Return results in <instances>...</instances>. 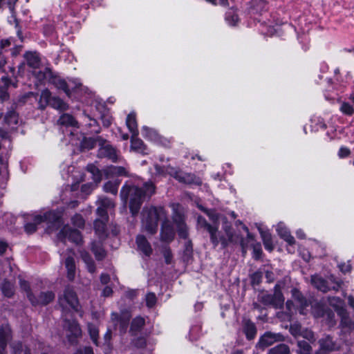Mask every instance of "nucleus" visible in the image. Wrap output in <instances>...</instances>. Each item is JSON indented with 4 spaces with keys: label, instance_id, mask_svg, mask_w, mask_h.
<instances>
[{
    "label": "nucleus",
    "instance_id": "1",
    "mask_svg": "<svg viewBox=\"0 0 354 354\" xmlns=\"http://www.w3.org/2000/svg\"><path fill=\"white\" fill-rule=\"evenodd\" d=\"M162 221L160 232L161 240L164 242H170L174 236V230L169 221L166 219V212L161 207H146L142 213V226L145 231L149 234H154L158 227V223Z\"/></svg>",
    "mask_w": 354,
    "mask_h": 354
},
{
    "label": "nucleus",
    "instance_id": "2",
    "mask_svg": "<svg viewBox=\"0 0 354 354\" xmlns=\"http://www.w3.org/2000/svg\"><path fill=\"white\" fill-rule=\"evenodd\" d=\"M144 189L145 190H142L136 186L129 187L124 185L121 189L120 197L125 204L129 198V208L133 215L138 214L143 198L154 193L155 187L151 183H146Z\"/></svg>",
    "mask_w": 354,
    "mask_h": 354
},
{
    "label": "nucleus",
    "instance_id": "3",
    "mask_svg": "<svg viewBox=\"0 0 354 354\" xmlns=\"http://www.w3.org/2000/svg\"><path fill=\"white\" fill-rule=\"evenodd\" d=\"M197 225L198 227L205 228L210 234V238L212 243L214 246H216L218 243H221L223 247H225L230 243H236L241 242L243 247L244 243L242 239L236 234H234L230 228L225 227V236H220L217 231V227H214L209 225L205 219L202 216H198Z\"/></svg>",
    "mask_w": 354,
    "mask_h": 354
},
{
    "label": "nucleus",
    "instance_id": "4",
    "mask_svg": "<svg viewBox=\"0 0 354 354\" xmlns=\"http://www.w3.org/2000/svg\"><path fill=\"white\" fill-rule=\"evenodd\" d=\"M114 207V203L106 197L100 198L97 209V218L94 222L95 233L100 239H103L106 236V222L108 220V211Z\"/></svg>",
    "mask_w": 354,
    "mask_h": 354
},
{
    "label": "nucleus",
    "instance_id": "5",
    "mask_svg": "<svg viewBox=\"0 0 354 354\" xmlns=\"http://www.w3.org/2000/svg\"><path fill=\"white\" fill-rule=\"evenodd\" d=\"M75 132L71 133L70 142L73 145L79 146L82 149H90L98 145L100 155H115L117 151L107 141H95L92 138L75 137Z\"/></svg>",
    "mask_w": 354,
    "mask_h": 354
},
{
    "label": "nucleus",
    "instance_id": "6",
    "mask_svg": "<svg viewBox=\"0 0 354 354\" xmlns=\"http://www.w3.org/2000/svg\"><path fill=\"white\" fill-rule=\"evenodd\" d=\"M61 212H55L50 211L46 212L43 216L40 214H34L32 215L33 223H27L25 226V230L27 233L31 234L33 233L37 229V225L41 223L44 221H48L49 222H55L59 219L61 215Z\"/></svg>",
    "mask_w": 354,
    "mask_h": 354
},
{
    "label": "nucleus",
    "instance_id": "7",
    "mask_svg": "<svg viewBox=\"0 0 354 354\" xmlns=\"http://www.w3.org/2000/svg\"><path fill=\"white\" fill-rule=\"evenodd\" d=\"M173 212V220L176 226L178 233L180 237L185 239L187 236V227L185 223V216L183 208L178 203L171 205Z\"/></svg>",
    "mask_w": 354,
    "mask_h": 354
},
{
    "label": "nucleus",
    "instance_id": "8",
    "mask_svg": "<svg viewBox=\"0 0 354 354\" xmlns=\"http://www.w3.org/2000/svg\"><path fill=\"white\" fill-rule=\"evenodd\" d=\"M68 241L75 244L82 242V236L77 230H72L69 226H65L57 236V245L65 244Z\"/></svg>",
    "mask_w": 354,
    "mask_h": 354
},
{
    "label": "nucleus",
    "instance_id": "9",
    "mask_svg": "<svg viewBox=\"0 0 354 354\" xmlns=\"http://www.w3.org/2000/svg\"><path fill=\"white\" fill-rule=\"evenodd\" d=\"M59 304L63 309L78 310V300L73 290L66 288L63 295L59 297Z\"/></svg>",
    "mask_w": 354,
    "mask_h": 354
},
{
    "label": "nucleus",
    "instance_id": "10",
    "mask_svg": "<svg viewBox=\"0 0 354 354\" xmlns=\"http://www.w3.org/2000/svg\"><path fill=\"white\" fill-rule=\"evenodd\" d=\"M330 281L332 285H329L328 282L320 277H311V284H313L316 288L323 292H326L330 290L337 291L342 285L340 280H336L333 276H331Z\"/></svg>",
    "mask_w": 354,
    "mask_h": 354
},
{
    "label": "nucleus",
    "instance_id": "11",
    "mask_svg": "<svg viewBox=\"0 0 354 354\" xmlns=\"http://www.w3.org/2000/svg\"><path fill=\"white\" fill-rule=\"evenodd\" d=\"M51 82L58 89H62L68 96H71V89H75L82 86V83L78 79H70L68 82L59 77L52 78Z\"/></svg>",
    "mask_w": 354,
    "mask_h": 354
},
{
    "label": "nucleus",
    "instance_id": "12",
    "mask_svg": "<svg viewBox=\"0 0 354 354\" xmlns=\"http://www.w3.org/2000/svg\"><path fill=\"white\" fill-rule=\"evenodd\" d=\"M87 171L91 174L95 183L84 184L82 186L81 191L84 194H89L95 189L96 185L102 180V174L100 169L94 165H88Z\"/></svg>",
    "mask_w": 354,
    "mask_h": 354
},
{
    "label": "nucleus",
    "instance_id": "13",
    "mask_svg": "<svg viewBox=\"0 0 354 354\" xmlns=\"http://www.w3.org/2000/svg\"><path fill=\"white\" fill-rule=\"evenodd\" d=\"M20 286L22 289H24V290H26L27 292V296H28L29 300L30 301V302L33 305H35L37 304L46 305V304H48L49 302H50L55 298V295L52 292H47L42 293L40 295L39 299L37 300L32 297L31 293L29 292L28 284L26 281H25L24 280H20Z\"/></svg>",
    "mask_w": 354,
    "mask_h": 354
},
{
    "label": "nucleus",
    "instance_id": "14",
    "mask_svg": "<svg viewBox=\"0 0 354 354\" xmlns=\"http://www.w3.org/2000/svg\"><path fill=\"white\" fill-rule=\"evenodd\" d=\"M130 317L131 315L129 312L122 313L120 317H118L117 313H112L111 322L114 325L115 329H118L120 334L125 333L129 326Z\"/></svg>",
    "mask_w": 354,
    "mask_h": 354
},
{
    "label": "nucleus",
    "instance_id": "15",
    "mask_svg": "<svg viewBox=\"0 0 354 354\" xmlns=\"http://www.w3.org/2000/svg\"><path fill=\"white\" fill-rule=\"evenodd\" d=\"M64 327L68 340L72 344L82 335V330L76 321H66Z\"/></svg>",
    "mask_w": 354,
    "mask_h": 354
},
{
    "label": "nucleus",
    "instance_id": "16",
    "mask_svg": "<svg viewBox=\"0 0 354 354\" xmlns=\"http://www.w3.org/2000/svg\"><path fill=\"white\" fill-rule=\"evenodd\" d=\"M171 176H174L178 181L185 183L187 184H197L201 183L199 178H196L194 175L190 174H186L181 171H177L174 169H171L169 171Z\"/></svg>",
    "mask_w": 354,
    "mask_h": 354
},
{
    "label": "nucleus",
    "instance_id": "17",
    "mask_svg": "<svg viewBox=\"0 0 354 354\" xmlns=\"http://www.w3.org/2000/svg\"><path fill=\"white\" fill-rule=\"evenodd\" d=\"M275 230L278 235L286 241L288 244L292 245L295 243L294 237L290 234L289 230L286 224L283 222H279L275 225Z\"/></svg>",
    "mask_w": 354,
    "mask_h": 354
},
{
    "label": "nucleus",
    "instance_id": "18",
    "mask_svg": "<svg viewBox=\"0 0 354 354\" xmlns=\"http://www.w3.org/2000/svg\"><path fill=\"white\" fill-rule=\"evenodd\" d=\"M4 122L8 127L11 130L17 129L21 123L18 114L14 111H8L5 115Z\"/></svg>",
    "mask_w": 354,
    "mask_h": 354
},
{
    "label": "nucleus",
    "instance_id": "19",
    "mask_svg": "<svg viewBox=\"0 0 354 354\" xmlns=\"http://www.w3.org/2000/svg\"><path fill=\"white\" fill-rule=\"evenodd\" d=\"M131 153H147V148L143 141L138 138V135H132L131 139Z\"/></svg>",
    "mask_w": 354,
    "mask_h": 354
},
{
    "label": "nucleus",
    "instance_id": "20",
    "mask_svg": "<svg viewBox=\"0 0 354 354\" xmlns=\"http://www.w3.org/2000/svg\"><path fill=\"white\" fill-rule=\"evenodd\" d=\"M142 135L146 139L153 141L156 143L163 144V138L153 129L147 127L142 128Z\"/></svg>",
    "mask_w": 354,
    "mask_h": 354
},
{
    "label": "nucleus",
    "instance_id": "21",
    "mask_svg": "<svg viewBox=\"0 0 354 354\" xmlns=\"http://www.w3.org/2000/svg\"><path fill=\"white\" fill-rule=\"evenodd\" d=\"M281 336L279 335L273 334L271 333H266L263 335L259 342V346L261 348H266L271 344H272L274 342H275L277 340L280 339Z\"/></svg>",
    "mask_w": 354,
    "mask_h": 354
},
{
    "label": "nucleus",
    "instance_id": "22",
    "mask_svg": "<svg viewBox=\"0 0 354 354\" xmlns=\"http://www.w3.org/2000/svg\"><path fill=\"white\" fill-rule=\"evenodd\" d=\"M10 337V328L8 326L0 328V354H5L6 342Z\"/></svg>",
    "mask_w": 354,
    "mask_h": 354
},
{
    "label": "nucleus",
    "instance_id": "23",
    "mask_svg": "<svg viewBox=\"0 0 354 354\" xmlns=\"http://www.w3.org/2000/svg\"><path fill=\"white\" fill-rule=\"evenodd\" d=\"M136 243L139 250H140L145 256L149 257L151 254L152 249L151 245L144 236H138L136 239Z\"/></svg>",
    "mask_w": 354,
    "mask_h": 354
},
{
    "label": "nucleus",
    "instance_id": "24",
    "mask_svg": "<svg viewBox=\"0 0 354 354\" xmlns=\"http://www.w3.org/2000/svg\"><path fill=\"white\" fill-rule=\"evenodd\" d=\"M330 304L337 307V314L340 316L341 320L348 317L346 309L343 307L344 301L338 297H333L330 299Z\"/></svg>",
    "mask_w": 354,
    "mask_h": 354
},
{
    "label": "nucleus",
    "instance_id": "25",
    "mask_svg": "<svg viewBox=\"0 0 354 354\" xmlns=\"http://www.w3.org/2000/svg\"><path fill=\"white\" fill-rule=\"evenodd\" d=\"M126 124L132 135H138L136 116L134 112H131L127 117Z\"/></svg>",
    "mask_w": 354,
    "mask_h": 354
},
{
    "label": "nucleus",
    "instance_id": "26",
    "mask_svg": "<svg viewBox=\"0 0 354 354\" xmlns=\"http://www.w3.org/2000/svg\"><path fill=\"white\" fill-rule=\"evenodd\" d=\"M29 66L34 69H37L40 66V59L36 53H27L25 55Z\"/></svg>",
    "mask_w": 354,
    "mask_h": 354
},
{
    "label": "nucleus",
    "instance_id": "27",
    "mask_svg": "<svg viewBox=\"0 0 354 354\" xmlns=\"http://www.w3.org/2000/svg\"><path fill=\"white\" fill-rule=\"evenodd\" d=\"M65 266L67 270V277L73 280L75 275V264L73 258L68 256L65 260Z\"/></svg>",
    "mask_w": 354,
    "mask_h": 354
},
{
    "label": "nucleus",
    "instance_id": "28",
    "mask_svg": "<svg viewBox=\"0 0 354 354\" xmlns=\"http://www.w3.org/2000/svg\"><path fill=\"white\" fill-rule=\"evenodd\" d=\"M225 19L230 26H235L239 21V17L234 8H230L227 11Z\"/></svg>",
    "mask_w": 354,
    "mask_h": 354
},
{
    "label": "nucleus",
    "instance_id": "29",
    "mask_svg": "<svg viewBox=\"0 0 354 354\" xmlns=\"http://www.w3.org/2000/svg\"><path fill=\"white\" fill-rule=\"evenodd\" d=\"M106 173L108 176H127L125 168L122 167L111 166L106 169Z\"/></svg>",
    "mask_w": 354,
    "mask_h": 354
},
{
    "label": "nucleus",
    "instance_id": "30",
    "mask_svg": "<svg viewBox=\"0 0 354 354\" xmlns=\"http://www.w3.org/2000/svg\"><path fill=\"white\" fill-rule=\"evenodd\" d=\"M266 8L267 3L264 0H255L252 2L251 12L261 13L266 10Z\"/></svg>",
    "mask_w": 354,
    "mask_h": 354
},
{
    "label": "nucleus",
    "instance_id": "31",
    "mask_svg": "<svg viewBox=\"0 0 354 354\" xmlns=\"http://www.w3.org/2000/svg\"><path fill=\"white\" fill-rule=\"evenodd\" d=\"M59 124L65 126L77 127V122L69 114H63L59 119Z\"/></svg>",
    "mask_w": 354,
    "mask_h": 354
},
{
    "label": "nucleus",
    "instance_id": "32",
    "mask_svg": "<svg viewBox=\"0 0 354 354\" xmlns=\"http://www.w3.org/2000/svg\"><path fill=\"white\" fill-rule=\"evenodd\" d=\"M258 230L261 234L263 244L272 241V234L270 231L261 224L257 226Z\"/></svg>",
    "mask_w": 354,
    "mask_h": 354
},
{
    "label": "nucleus",
    "instance_id": "33",
    "mask_svg": "<svg viewBox=\"0 0 354 354\" xmlns=\"http://www.w3.org/2000/svg\"><path fill=\"white\" fill-rule=\"evenodd\" d=\"M91 250L97 260H101L105 257V251L100 243H93Z\"/></svg>",
    "mask_w": 354,
    "mask_h": 354
},
{
    "label": "nucleus",
    "instance_id": "34",
    "mask_svg": "<svg viewBox=\"0 0 354 354\" xmlns=\"http://www.w3.org/2000/svg\"><path fill=\"white\" fill-rule=\"evenodd\" d=\"M81 257L84 262L87 266L88 270L93 273L95 272V264L92 258L88 255L86 252H82Z\"/></svg>",
    "mask_w": 354,
    "mask_h": 354
},
{
    "label": "nucleus",
    "instance_id": "35",
    "mask_svg": "<svg viewBox=\"0 0 354 354\" xmlns=\"http://www.w3.org/2000/svg\"><path fill=\"white\" fill-rule=\"evenodd\" d=\"M50 105L54 109L65 111L68 109V105L62 100L59 97H53Z\"/></svg>",
    "mask_w": 354,
    "mask_h": 354
},
{
    "label": "nucleus",
    "instance_id": "36",
    "mask_svg": "<svg viewBox=\"0 0 354 354\" xmlns=\"http://www.w3.org/2000/svg\"><path fill=\"white\" fill-rule=\"evenodd\" d=\"M120 183V182L118 180H115L114 182L109 181L104 185V190L106 192H109L115 195L118 193Z\"/></svg>",
    "mask_w": 354,
    "mask_h": 354
},
{
    "label": "nucleus",
    "instance_id": "37",
    "mask_svg": "<svg viewBox=\"0 0 354 354\" xmlns=\"http://www.w3.org/2000/svg\"><path fill=\"white\" fill-rule=\"evenodd\" d=\"M319 346L321 348L324 350H333L334 348L335 344L332 340V338L330 337H326L324 338L321 339L319 341Z\"/></svg>",
    "mask_w": 354,
    "mask_h": 354
},
{
    "label": "nucleus",
    "instance_id": "38",
    "mask_svg": "<svg viewBox=\"0 0 354 354\" xmlns=\"http://www.w3.org/2000/svg\"><path fill=\"white\" fill-rule=\"evenodd\" d=\"M88 330L89 335H90L91 339H92L93 342L95 344L98 345V343H97V338H98V335H99L98 328L95 325L88 324Z\"/></svg>",
    "mask_w": 354,
    "mask_h": 354
},
{
    "label": "nucleus",
    "instance_id": "39",
    "mask_svg": "<svg viewBox=\"0 0 354 354\" xmlns=\"http://www.w3.org/2000/svg\"><path fill=\"white\" fill-rule=\"evenodd\" d=\"M289 348L285 344H279L271 348L268 354H288Z\"/></svg>",
    "mask_w": 354,
    "mask_h": 354
},
{
    "label": "nucleus",
    "instance_id": "40",
    "mask_svg": "<svg viewBox=\"0 0 354 354\" xmlns=\"http://www.w3.org/2000/svg\"><path fill=\"white\" fill-rule=\"evenodd\" d=\"M298 347L299 354H310L308 339L298 340Z\"/></svg>",
    "mask_w": 354,
    "mask_h": 354
},
{
    "label": "nucleus",
    "instance_id": "41",
    "mask_svg": "<svg viewBox=\"0 0 354 354\" xmlns=\"http://www.w3.org/2000/svg\"><path fill=\"white\" fill-rule=\"evenodd\" d=\"M244 330L248 339H252L256 335V328L252 323L247 322L245 324Z\"/></svg>",
    "mask_w": 354,
    "mask_h": 354
},
{
    "label": "nucleus",
    "instance_id": "42",
    "mask_svg": "<svg viewBox=\"0 0 354 354\" xmlns=\"http://www.w3.org/2000/svg\"><path fill=\"white\" fill-rule=\"evenodd\" d=\"M144 324L145 319L142 317H136L131 323V331L136 332L140 330L144 326Z\"/></svg>",
    "mask_w": 354,
    "mask_h": 354
},
{
    "label": "nucleus",
    "instance_id": "43",
    "mask_svg": "<svg viewBox=\"0 0 354 354\" xmlns=\"http://www.w3.org/2000/svg\"><path fill=\"white\" fill-rule=\"evenodd\" d=\"M1 289L3 295L6 297H10L13 294V285L9 282H5Z\"/></svg>",
    "mask_w": 354,
    "mask_h": 354
},
{
    "label": "nucleus",
    "instance_id": "44",
    "mask_svg": "<svg viewBox=\"0 0 354 354\" xmlns=\"http://www.w3.org/2000/svg\"><path fill=\"white\" fill-rule=\"evenodd\" d=\"M51 97V93L50 92L46 89L44 90L41 93V97H40V103L44 102L45 104H50V102L52 100Z\"/></svg>",
    "mask_w": 354,
    "mask_h": 354
},
{
    "label": "nucleus",
    "instance_id": "45",
    "mask_svg": "<svg viewBox=\"0 0 354 354\" xmlns=\"http://www.w3.org/2000/svg\"><path fill=\"white\" fill-rule=\"evenodd\" d=\"M340 111L346 114L351 115L354 113V109L353 107L349 104L348 102H343L342 104V106L340 107Z\"/></svg>",
    "mask_w": 354,
    "mask_h": 354
},
{
    "label": "nucleus",
    "instance_id": "46",
    "mask_svg": "<svg viewBox=\"0 0 354 354\" xmlns=\"http://www.w3.org/2000/svg\"><path fill=\"white\" fill-rule=\"evenodd\" d=\"M72 223L74 226L81 228L83 227L84 225V220L83 219L82 216L80 214H75L72 218Z\"/></svg>",
    "mask_w": 354,
    "mask_h": 354
},
{
    "label": "nucleus",
    "instance_id": "47",
    "mask_svg": "<svg viewBox=\"0 0 354 354\" xmlns=\"http://www.w3.org/2000/svg\"><path fill=\"white\" fill-rule=\"evenodd\" d=\"M146 302L148 307H153L156 302V297L154 293H148L146 296Z\"/></svg>",
    "mask_w": 354,
    "mask_h": 354
},
{
    "label": "nucleus",
    "instance_id": "48",
    "mask_svg": "<svg viewBox=\"0 0 354 354\" xmlns=\"http://www.w3.org/2000/svg\"><path fill=\"white\" fill-rule=\"evenodd\" d=\"M162 254L164 256L165 263L167 264L171 263L172 260V254L169 248H165L162 250Z\"/></svg>",
    "mask_w": 354,
    "mask_h": 354
},
{
    "label": "nucleus",
    "instance_id": "49",
    "mask_svg": "<svg viewBox=\"0 0 354 354\" xmlns=\"http://www.w3.org/2000/svg\"><path fill=\"white\" fill-rule=\"evenodd\" d=\"M338 268L343 273H346L351 271V266L349 262L341 263L338 264Z\"/></svg>",
    "mask_w": 354,
    "mask_h": 354
},
{
    "label": "nucleus",
    "instance_id": "50",
    "mask_svg": "<svg viewBox=\"0 0 354 354\" xmlns=\"http://www.w3.org/2000/svg\"><path fill=\"white\" fill-rule=\"evenodd\" d=\"M341 324L344 327H346L348 329H353L354 328V324L351 321L349 317L348 318L341 320Z\"/></svg>",
    "mask_w": 354,
    "mask_h": 354
},
{
    "label": "nucleus",
    "instance_id": "51",
    "mask_svg": "<svg viewBox=\"0 0 354 354\" xmlns=\"http://www.w3.org/2000/svg\"><path fill=\"white\" fill-rule=\"evenodd\" d=\"M7 156H0V169L3 170V172L6 173V165H7Z\"/></svg>",
    "mask_w": 354,
    "mask_h": 354
},
{
    "label": "nucleus",
    "instance_id": "52",
    "mask_svg": "<svg viewBox=\"0 0 354 354\" xmlns=\"http://www.w3.org/2000/svg\"><path fill=\"white\" fill-rule=\"evenodd\" d=\"M262 253L261 248L260 245H256L253 248V256L256 259H258L261 257Z\"/></svg>",
    "mask_w": 354,
    "mask_h": 354
},
{
    "label": "nucleus",
    "instance_id": "53",
    "mask_svg": "<svg viewBox=\"0 0 354 354\" xmlns=\"http://www.w3.org/2000/svg\"><path fill=\"white\" fill-rule=\"evenodd\" d=\"M74 354H93L91 347H85L83 349H78Z\"/></svg>",
    "mask_w": 354,
    "mask_h": 354
},
{
    "label": "nucleus",
    "instance_id": "54",
    "mask_svg": "<svg viewBox=\"0 0 354 354\" xmlns=\"http://www.w3.org/2000/svg\"><path fill=\"white\" fill-rule=\"evenodd\" d=\"M113 290L112 288L110 286H106L102 292V295L103 297H109L112 295Z\"/></svg>",
    "mask_w": 354,
    "mask_h": 354
},
{
    "label": "nucleus",
    "instance_id": "55",
    "mask_svg": "<svg viewBox=\"0 0 354 354\" xmlns=\"http://www.w3.org/2000/svg\"><path fill=\"white\" fill-rule=\"evenodd\" d=\"M18 0H7V4L9 7L10 12L12 13L14 11V6Z\"/></svg>",
    "mask_w": 354,
    "mask_h": 354
},
{
    "label": "nucleus",
    "instance_id": "56",
    "mask_svg": "<svg viewBox=\"0 0 354 354\" xmlns=\"http://www.w3.org/2000/svg\"><path fill=\"white\" fill-rule=\"evenodd\" d=\"M100 281L103 284L108 283L110 281V277L106 274H102L100 277Z\"/></svg>",
    "mask_w": 354,
    "mask_h": 354
},
{
    "label": "nucleus",
    "instance_id": "57",
    "mask_svg": "<svg viewBox=\"0 0 354 354\" xmlns=\"http://www.w3.org/2000/svg\"><path fill=\"white\" fill-rule=\"evenodd\" d=\"M12 346L14 349V354H19V350L22 348V344L17 343V344H13Z\"/></svg>",
    "mask_w": 354,
    "mask_h": 354
},
{
    "label": "nucleus",
    "instance_id": "58",
    "mask_svg": "<svg viewBox=\"0 0 354 354\" xmlns=\"http://www.w3.org/2000/svg\"><path fill=\"white\" fill-rule=\"evenodd\" d=\"M8 248V245L6 243L0 241V254H2L5 252Z\"/></svg>",
    "mask_w": 354,
    "mask_h": 354
},
{
    "label": "nucleus",
    "instance_id": "59",
    "mask_svg": "<svg viewBox=\"0 0 354 354\" xmlns=\"http://www.w3.org/2000/svg\"><path fill=\"white\" fill-rule=\"evenodd\" d=\"M274 296L276 298H277L279 304L281 306L283 302L282 295L281 294V292L276 291V292L274 293Z\"/></svg>",
    "mask_w": 354,
    "mask_h": 354
},
{
    "label": "nucleus",
    "instance_id": "60",
    "mask_svg": "<svg viewBox=\"0 0 354 354\" xmlns=\"http://www.w3.org/2000/svg\"><path fill=\"white\" fill-rule=\"evenodd\" d=\"M263 245H264L266 250H268L269 252L272 251V250L274 248L273 241H270L269 243L268 242Z\"/></svg>",
    "mask_w": 354,
    "mask_h": 354
},
{
    "label": "nucleus",
    "instance_id": "61",
    "mask_svg": "<svg viewBox=\"0 0 354 354\" xmlns=\"http://www.w3.org/2000/svg\"><path fill=\"white\" fill-rule=\"evenodd\" d=\"M242 225V229L245 232V233L247 234V236L250 239H253V236L249 232V230L248 228L245 225H243L241 223H240Z\"/></svg>",
    "mask_w": 354,
    "mask_h": 354
},
{
    "label": "nucleus",
    "instance_id": "62",
    "mask_svg": "<svg viewBox=\"0 0 354 354\" xmlns=\"http://www.w3.org/2000/svg\"><path fill=\"white\" fill-rule=\"evenodd\" d=\"M111 337V328H108L106 334L104 335V340L106 342H109Z\"/></svg>",
    "mask_w": 354,
    "mask_h": 354
},
{
    "label": "nucleus",
    "instance_id": "63",
    "mask_svg": "<svg viewBox=\"0 0 354 354\" xmlns=\"http://www.w3.org/2000/svg\"><path fill=\"white\" fill-rule=\"evenodd\" d=\"M350 153V150L346 147H342L339 150V155H349Z\"/></svg>",
    "mask_w": 354,
    "mask_h": 354
},
{
    "label": "nucleus",
    "instance_id": "64",
    "mask_svg": "<svg viewBox=\"0 0 354 354\" xmlns=\"http://www.w3.org/2000/svg\"><path fill=\"white\" fill-rule=\"evenodd\" d=\"M348 302L349 306L354 309V297L351 295H350L348 297Z\"/></svg>",
    "mask_w": 354,
    "mask_h": 354
}]
</instances>
